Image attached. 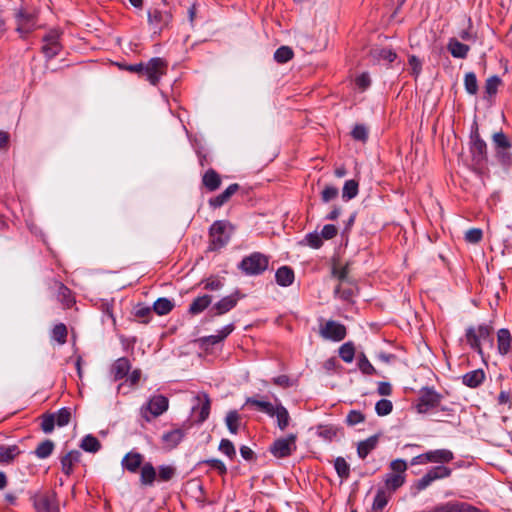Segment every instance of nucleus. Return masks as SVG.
I'll use <instances>...</instances> for the list:
<instances>
[{
	"instance_id": "obj_22",
	"label": "nucleus",
	"mask_w": 512,
	"mask_h": 512,
	"mask_svg": "<svg viewBox=\"0 0 512 512\" xmlns=\"http://www.w3.org/2000/svg\"><path fill=\"white\" fill-rule=\"evenodd\" d=\"M37 512H59L58 505L52 496H41L35 501Z\"/></svg>"
},
{
	"instance_id": "obj_3",
	"label": "nucleus",
	"mask_w": 512,
	"mask_h": 512,
	"mask_svg": "<svg viewBox=\"0 0 512 512\" xmlns=\"http://www.w3.org/2000/svg\"><path fill=\"white\" fill-rule=\"evenodd\" d=\"M233 231L232 225L224 220L215 221L209 230V249L219 250L230 240Z\"/></svg>"
},
{
	"instance_id": "obj_52",
	"label": "nucleus",
	"mask_w": 512,
	"mask_h": 512,
	"mask_svg": "<svg viewBox=\"0 0 512 512\" xmlns=\"http://www.w3.org/2000/svg\"><path fill=\"white\" fill-rule=\"evenodd\" d=\"M219 450L225 454L229 459L236 456V450L233 443L228 439H222L219 444Z\"/></svg>"
},
{
	"instance_id": "obj_59",
	"label": "nucleus",
	"mask_w": 512,
	"mask_h": 512,
	"mask_svg": "<svg viewBox=\"0 0 512 512\" xmlns=\"http://www.w3.org/2000/svg\"><path fill=\"white\" fill-rule=\"evenodd\" d=\"M408 63L411 67V74L417 78L422 70V62L415 55H411L409 57Z\"/></svg>"
},
{
	"instance_id": "obj_42",
	"label": "nucleus",
	"mask_w": 512,
	"mask_h": 512,
	"mask_svg": "<svg viewBox=\"0 0 512 512\" xmlns=\"http://www.w3.org/2000/svg\"><path fill=\"white\" fill-rule=\"evenodd\" d=\"M246 404H251L256 406L259 410L265 412L270 416H274V406L272 403L262 400H257L255 398H247Z\"/></svg>"
},
{
	"instance_id": "obj_21",
	"label": "nucleus",
	"mask_w": 512,
	"mask_h": 512,
	"mask_svg": "<svg viewBox=\"0 0 512 512\" xmlns=\"http://www.w3.org/2000/svg\"><path fill=\"white\" fill-rule=\"evenodd\" d=\"M448 51L455 58L464 59L467 57L470 47L466 44L461 43L456 38H451L447 45Z\"/></svg>"
},
{
	"instance_id": "obj_37",
	"label": "nucleus",
	"mask_w": 512,
	"mask_h": 512,
	"mask_svg": "<svg viewBox=\"0 0 512 512\" xmlns=\"http://www.w3.org/2000/svg\"><path fill=\"white\" fill-rule=\"evenodd\" d=\"M19 454V449L17 446H1L0 447V464L1 463H10L14 460V458Z\"/></svg>"
},
{
	"instance_id": "obj_38",
	"label": "nucleus",
	"mask_w": 512,
	"mask_h": 512,
	"mask_svg": "<svg viewBox=\"0 0 512 512\" xmlns=\"http://www.w3.org/2000/svg\"><path fill=\"white\" fill-rule=\"evenodd\" d=\"M294 56L293 50L289 46H281L274 53V60L279 64L290 61Z\"/></svg>"
},
{
	"instance_id": "obj_41",
	"label": "nucleus",
	"mask_w": 512,
	"mask_h": 512,
	"mask_svg": "<svg viewBox=\"0 0 512 512\" xmlns=\"http://www.w3.org/2000/svg\"><path fill=\"white\" fill-rule=\"evenodd\" d=\"M53 449L54 443L51 440H45L37 446L35 454L38 458L45 459L51 455Z\"/></svg>"
},
{
	"instance_id": "obj_18",
	"label": "nucleus",
	"mask_w": 512,
	"mask_h": 512,
	"mask_svg": "<svg viewBox=\"0 0 512 512\" xmlns=\"http://www.w3.org/2000/svg\"><path fill=\"white\" fill-rule=\"evenodd\" d=\"M497 348L499 352H512V331L501 328L496 333Z\"/></svg>"
},
{
	"instance_id": "obj_60",
	"label": "nucleus",
	"mask_w": 512,
	"mask_h": 512,
	"mask_svg": "<svg viewBox=\"0 0 512 512\" xmlns=\"http://www.w3.org/2000/svg\"><path fill=\"white\" fill-rule=\"evenodd\" d=\"M338 196V189L334 186H326L321 192L322 201L327 203Z\"/></svg>"
},
{
	"instance_id": "obj_5",
	"label": "nucleus",
	"mask_w": 512,
	"mask_h": 512,
	"mask_svg": "<svg viewBox=\"0 0 512 512\" xmlns=\"http://www.w3.org/2000/svg\"><path fill=\"white\" fill-rule=\"evenodd\" d=\"M268 265V256L260 252H254L244 257L238 267L246 275H259L267 270Z\"/></svg>"
},
{
	"instance_id": "obj_35",
	"label": "nucleus",
	"mask_w": 512,
	"mask_h": 512,
	"mask_svg": "<svg viewBox=\"0 0 512 512\" xmlns=\"http://www.w3.org/2000/svg\"><path fill=\"white\" fill-rule=\"evenodd\" d=\"M274 416L277 418V424L280 430L286 429L289 425L290 416L287 409L281 405L274 407Z\"/></svg>"
},
{
	"instance_id": "obj_14",
	"label": "nucleus",
	"mask_w": 512,
	"mask_h": 512,
	"mask_svg": "<svg viewBox=\"0 0 512 512\" xmlns=\"http://www.w3.org/2000/svg\"><path fill=\"white\" fill-rule=\"evenodd\" d=\"M437 507V512H485L467 502L459 501H450Z\"/></svg>"
},
{
	"instance_id": "obj_25",
	"label": "nucleus",
	"mask_w": 512,
	"mask_h": 512,
	"mask_svg": "<svg viewBox=\"0 0 512 512\" xmlns=\"http://www.w3.org/2000/svg\"><path fill=\"white\" fill-rule=\"evenodd\" d=\"M184 431L182 429H174L162 436V441L166 447L173 449L175 448L184 438Z\"/></svg>"
},
{
	"instance_id": "obj_63",
	"label": "nucleus",
	"mask_w": 512,
	"mask_h": 512,
	"mask_svg": "<svg viewBox=\"0 0 512 512\" xmlns=\"http://www.w3.org/2000/svg\"><path fill=\"white\" fill-rule=\"evenodd\" d=\"M175 474V468L172 466H160L159 467V479L162 481H169Z\"/></svg>"
},
{
	"instance_id": "obj_10",
	"label": "nucleus",
	"mask_w": 512,
	"mask_h": 512,
	"mask_svg": "<svg viewBox=\"0 0 512 512\" xmlns=\"http://www.w3.org/2000/svg\"><path fill=\"white\" fill-rule=\"evenodd\" d=\"M61 34V31L58 29H51L46 35H44L41 50L47 59H52L61 52Z\"/></svg>"
},
{
	"instance_id": "obj_26",
	"label": "nucleus",
	"mask_w": 512,
	"mask_h": 512,
	"mask_svg": "<svg viewBox=\"0 0 512 512\" xmlns=\"http://www.w3.org/2000/svg\"><path fill=\"white\" fill-rule=\"evenodd\" d=\"M378 444V436L373 435L361 442L358 443L357 446V454L361 459L366 458V456L376 448Z\"/></svg>"
},
{
	"instance_id": "obj_51",
	"label": "nucleus",
	"mask_w": 512,
	"mask_h": 512,
	"mask_svg": "<svg viewBox=\"0 0 512 512\" xmlns=\"http://www.w3.org/2000/svg\"><path fill=\"white\" fill-rule=\"evenodd\" d=\"M197 398L199 401L203 400L199 414V421L203 422L208 418L210 413V399L207 394H203L202 396H198Z\"/></svg>"
},
{
	"instance_id": "obj_64",
	"label": "nucleus",
	"mask_w": 512,
	"mask_h": 512,
	"mask_svg": "<svg viewBox=\"0 0 512 512\" xmlns=\"http://www.w3.org/2000/svg\"><path fill=\"white\" fill-rule=\"evenodd\" d=\"M223 287V282L218 277H210L204 282V288L207 290H219Z\"/></svg>"
},
{
	"instance_id": "obj_11",
	"label": "nucleus",
	"mask_w": 512,
	"mask_h": 512,
	"mask_svg": "<svg viewBox=\"0 0 512 512\" xmlns=\"http://www.w3.org/2000/svg\"><path fill=\"white\" fill-rule=\"evenodd\" d=\"M319 334L325 339L339 342L346 336V327L339 322L329 320L320 324Z\"/></svg>"
},
{
	"instance_id": "obj_12",
	"label": "nucleus",
	"mask_w": 512,
	"mask_h": 512,
	"mask_svg": "<svg viewBox=\"0 0 512 512\" xmlns=\"http://www.w3.org/2000/svg\"><path fill=\"white\" fill-rule=\"evenodd\" d=\"M472 144L470 147V152L472 154V160L474 164L478 166H482L487 162V144L480 137L479 133L476 131L472 136Z\"/></svg>"
},
{
	"instance_id": "obj_45",
	"label": "nucleus",
	"mask_w": 512,
	"mask_h": 512,
	"mask_svg": "<svg viewBox=\"0 0 512 512\" xmlns=\"http://www.w3.org/2000/svg\"><path fill=\"white\" fill-rule=\"evenodd\" d=\"M432 481L447 478L451 475V469L445 466H437L427 472Z\"/></svg>"
},
{
	"instance_id": "obj_29",
	"label": "nucleus",
	"mask_w": 512,
	"mask_h": 512,
	"mask_svg": "<svg viewBox=\"0 0 512 512\" xmlns=\"http://www.w3.org/2000/svg\"><path fill=\"white\" fill-rule=\"evenodd\" d=\"M212 302L210 295H203L195 298L190 304L189 312L193 315L203 312Z\"/></svg>"
},
{
	"instance_id": "obj_19",
	"label": "nucleus",
	"mask_w": 512,
	"mask_h": 512,
	"mask_svg": "<svg viewBox=\"0 0 512 512\" xmlns=\"http://www.w3.org/2000/svg\"><path fill=\"white\" fill-rule=\"evenodd\" d=\"M454 455L448 449H437L426 452V459L429 463H449L453 460Z\"/></svg>"
},
{
	"instance_id": "obj_24",
	"label": "nucleus",
	"mask_w": 512,
	"mask_h": 512,
	"mask_svg": "<svg viewBox=\"0 0 512 512\" xmlns=\"http://www.w3.org/2000/svg\"><path fill=\"white\" fill-rule=\"evenodd\" d=\"M131 368L130 361L126 357H121L115 361L112 365L111 373L114 376V380L125 377Z\"/></svg>"
},
{
	"instance_id": "obj_53",
	"label": "nucleus",
	"mask_w": 512,
	"mask_h": 512,
	"mask_svg": "<svg viewBox=\"0 0 512 512\" xmlns=\"http://www.w3.org/2000/svg\"><path fill=\"white\" fill-rule=\"evenodd\" d=\"M483 232L480 228H471L465 233V240L471 244H477L482 240Z\"/></svg>"
},
{
	"instance_id": "obj_15",
	"label": "nucleus",
	"mask_w": 512,
	"mask_h": 512,
	"mask_svg": "<svg viewBox=\"0 0 512 512\" xmlns=\"http://www.w3.org/2000/svg\"><path fill=\"white\" fill-rule=\"evenodd\" d=\"M240 186L237 183L229 185L222 193L209 199V205L212 208H220L226 204L231 197L239 190Z\"/></svg>"
},
{
	"instance_id": "obj_49",
	"label": "nucleus",
	"mask_w": 512,
	"mask_h": 512,
	"mask_svg": "<svg viewBox=\"0 0 512 512\" xmlns=\"http://www.w3.org/2000/svg\"><path fill=\"white\" fill-rule=\"evenodd\" d=\"M501 84V79L493 75L486 80L485 91L488 95L493 96L497 93L498 87Z\"/></svg>"
},
{
	"instance_id": "obj_39",
	"label": "nucleus",
	"mask_w": 512,
	"mask_h": 512,
	"mask_svg": "<svg viewBox=\"0 0 512 512\" xmlns=\"http://www.w3.org/2000/svg\"><path fill=\"white\" fill-rule=\"evenodd\" d=\"M156 478V470L151 463H146L141 469V483L143 485H152Z\"/></svg>"
},
{
	"instance_id": "obj_57",
	"label": "nucleus",
	"mask_w": 512,
	"mask_h": 512,
	"mask_svg": "<svg viewBox=\"0 0 512 512\" xmlns=\"http://www.w3.org/2000/svg\"><path fill=\"white\" fill-rule=\"evenodd\" d=\"M351 135L355 140L364 142L368 138V131L364 125L358 124L353 128Z\"/></svg>"
},
{
	"instance_id": "obj_61",
	"label": "nucleus",
	"mask_w": 512,
	"mask_h": 512,
	"mask_svg": "<svg viewBox=\"0 0 512 512\" xmlns=\"http://www.w3.org/2000/svg\"><path fill=\"white\" fill-rule=\"evenodd\" d=\"M390 470L392 473L405 475V471L407 470V464L402 459L393 460L390 463Z\"/></svg>"
},
{
	"instance_id": "obj_30",
	"label": "nucleus",
	"mask_w": 512,
	"mask_h": 512,
	"mask_svg": "<svg viewBox=\"0 0 512 512\" xmlns=\"http://www.w3.org/2000/svg\"><path fill=\"white\" fill-rule=\"evenodd\" d=\"M233 330L232 325H228L224 327L217 335H211L205 338L200 339L202 342V345L205 349L208 348L210 344H216L221 342L223 339H225Z\"/></svg>"
},
{
	"instance_id": "obj_48",
	"label": "nucleus",
	"mask_w": 512,
	"mask_h": 512,
	"mask_svg": "<svg viewBox=\"0 0 512 512\" xmlns=\"http://www.w3.org/2000/svg\"><path fill=\"white\" fill-rule=\"evenodd\" d=\"M55 417L56 425L59 427L66 426L71 418L70 410L67 408H62L58 412L53 413Z\"/></svg>"
},
{
	"instance_id": "obj_56",
	"label": "nucleus",
	"mask_w": 512,
	"mask_h": 512,
	"mask_svg": "<svg viewBox=\"0 0 512 512\" xmlns=\"http://www.w3.org/2000/svg\"><path fill=\"white\" fill-rule=\"evenodd\" d=\"M322 239L323 238L321 237V235H319L317 232L309 233L305 236V241L307 245L314 249H318L322 246Z\"/></svg>"
},
{
	"instance_id": "obj_34",
	"label": "nucleus",
	"mask_w": 512,
	"mask_h": 512,
	"mask_svg": "<svg viewBox=\"0 0 512 512\" xmlns=\"http://www.w3.org/2000/svg\"><path fill=\"white\" fill-rule=\"evenodd\" d=\"M405 483V475L388 473L385 476V485L388 489L395 491Z\"/></svg>"
},
{
	"instance_id": "obj_16",
	"label": "nucleus",
	"mask_w": 512,
	"mask_h": 512,
	"mask_svg": "<svg viewBox=\"0 0 512 512\" xmlns=\"http://www.w3.org/2000/svg\"><path fill=\"white\" fill-rule=\"evenodd\" d=\"M81 453L72 450L61 457V470L67 476L71 475L76 464L80 462Z\"/></svg>"
},
{
	"instance_id": "obj_28",
	"label": "nucleus",
	"mask_w": 512,
	"mask_h": 512,
	"mask_svg": "<svg viewBox=\"0 0 512 512\" xmlns=\"http://www.w3.org/2000/svg\"><path fill=\"white\" fill-rule=\"evenodd\" d=\"M143 462V456L140 453L130 452L122 461L123 466L130 472H136Z\"/></svg>"
},
{
	"instance_id": "obj_46",
	"label": "nucleus",
	"mask_w": 512,
	"mask_h": 512,
	"mask_svg": "<svg viewBox=\"0 0 512 512\" xmlns=\"http://www.w3.org/2000/svg\"><path fill=\"white\" fill-rule=\"evenodd\" d=\"M464 86H465L466 91L469 94L474 95L477 93L478 83H477V78H476L475 73H473V72L466 73L465 78H464Z\"/></svg>"
},
{
	"instance_id": "obj_27",
	"label": "nucleus",
	"mask_w": 512,
	"mask_h": 512,
	"mask_svg": "<svg viewBox=\"0 0 512 512\" xmlns=\"http://www.w3.org/2000/svg\"><path fill=\"white\" fill-rule=\"evenodd\" d=\"M484 378L485 374L483 370L476 369L463 375L462 380L466 386L475 388L483 382Z\"/></svg>"
},
{
	"instance_id": "obj_62",
	"label": "nucleus",
	"mask_w": 512,
	"mask_h": 512,
	"mask_svg": "<svg viewBox=\"0 0 512 512\" xmlns=\"http://www.w3.org/2000/svg\"><path fill=\"white\" fill-rule=\"evenodd\" d=\"M361 355L362 357L358 361V367L362 371V373L367 375L375 373L373 365L366 359L364 354Z\"/></svg>"
},
{
	"instance_id": "obj_20",
	"label": "nucleus",
	"mask_w": 512,
	"mask_h": 512,
	"mask_svg": "<svg viewBox=\"0 0 512 512\" xmlns=\"http://www.w3.org/2000/svg\"><path fill=\"white\" fill-rule=\"evenodd\" d=\"M55 288L57 289V299L65 308H70L75 303L71 290L58 281H55Z\"/></svg>"
},
{
	"instance_id": "obj_17",
	"label": "nucleus",
	"mask_w": 512,
	"mask_h": 512,
	"mask_svg": "<svg viewBox=\"0 0 512 512\" xmlns=\"http://www.w3.org/2000/svg\"><path fill=\"white\" fill-rule=\"evenodd\" d=\"M222 183V179L220 174L210 168L208 169L202 176V185L205 187L209 192L216 191Z\"/></svg>"
},
{
	"instance_id": "obj_43",
	"label": "nucleus",
	"mask_w": 512,
	"mask_h": 512,
	"mask_svg": "<svg viewBox=\"0 0 512 512\" xmlns=\"http://www.w3.org/2000/svg\"><path fill=\"white\" fill-rule=\"evenodd\" d=\"M67 327L65 324L60 323L54 326L52 329L51 337L53 340L57 341L59 344H63L66 342L67 338Z\"/></svg>"
},
{
	"instance_id": "obj_50",
	"label": "nucleus",
	"mask_w": 512,
	"mask_h": 512,
	"mask_svg": "<svg viewBox=\"0 0 512 512\" xmlns=\"http://www.w3.org/2000/svg\"><path fill=\"white\" fill-rule=\"evenodd\" d=\"M334 466H335L336 472L339 475V477L347 478L349 476L350 468L344 458H342V457L336 458Z\"/></svg>"
},
{
	"instance_id": "obj_13",
	"label": "nucleus",
	"mask_w": 512,
	"mask_h": 512,
	"mask_svg": "<svg viewBox=\"0 0 512 512\" xmlns=\"http://www.w3.org/2000/svg\"><path fill=\"white\" fill-rule=\"evenodd\" d=\"M243 297L239 291H235L233 294L223 297L214 306L213 309L217 315H222L233 309L238 301Z\"/></svg>"
},
{
	"instance_id": "obj_36",
	"label": "nucleus",
	"mask_w": 512,
	"mask_h": 512,
	"mask_svg": "<svg viewBox=\"0 0 512 512\" xmlns=\"http://www.w3.org/2000/svg\"><path fill=\"white\" fill-rule=\"evenodd\" d=\"M355 291V286L340 283L335 289V294L344 301H351L355 295Z\"/></svg>"
},
{
	"instance_id": "obj_54",
	"label": "nucleus",
	"mask_w": 512,
	"mask_h": 512,
	"mask_svg": "<svg viewBox=\"0 0 512 512\" xmlns=\"http://www.w3.org/2000/svg\"><path fill=\"white\" fill-rule=\"evenodd\" d=\"M392 402L387 399H381L376 403L375 410L378 415L385 416L392 411Z\"/></svg>"
},
{
	"instance_id": "obj_6",
	"label": "nucleus",
	"mask_w": 512,
	"mask_h": 512,
	"mask_svg": "<svg viewBox=\"0 0 512 512\" xmlns=\"http://www.w3.org/2000/svg\"><path fill=\"white\" fill-rule=\"evenodd\" d=\"M15 20L16 32L19 33L20 37L23 39L38 28L37 14L34 12H28L23 8L16 11Z\"/></svg>"
},
{
	"instance_id": "obj_31",
	"label": "nucleus",
	"mask_w": 512,
	"mask_h": 512,
	"mask_svg": "<svg viewBox=\"0 0 512 512\" xmlns=\"http://www.w3.org/2000/svg\"><path fill=\"white\" fill-rule=\"evenodd\" d=\"M441 396L431 388H425L421 395V405L430 407L437 406L440 403Z\"/></svg>"
},
{
	"instance_id": "obj_55",
	"label": "nucleus",
	"mask_w": 512,
	"mask_h": 512,
	"mask_svg": "<svg viewBox=\"0 0 512 512\" xmlns=\"http://www.w3.org/2000/svg\"><path fill=\"white\" fill-rule=\"evenodd\" d=\"M56 425L53 414H45L42 416L41 428L44 433H51Z\"/></svg>"
},
{
	"instance_id": "obj_32",
	"label": "nucleus",
	"mask_w": 512,
	"mask_h": 512,
	"mask_svg": "<svg viewBox=\"0 0 512 512\" xmlns=\"http://www.w3.org/2000/svg\"><path fill=\"white\" fill-rule=\"evenodd\" d=\"M174 302L171 301L170 299L168 298H159L157 299L154 304H153V311L160 315V316H163V315H166L168 314L169 312L172 311V309L174 308Z\"/></svg>"
},
{
	"instance_id": "obj_58",
	"label": "nucleus",
	"mask_w": 512,
	"mask_h": 512,
	"mask_svg": "<svg viewBox=\"0 0 512 512\" xmlns=\"http://www.w3.org/2000/svg\"><path fill=\"white\" fill-rule=\"evenodd\" d=\"M365 420V416L357 410H352L348 413L346 422L350 426H354L356 424H359Z\"/></svg>"
},
{
	"instance_id": "obj_23",
	"label": "nucleus",
	"mask_w": 512,
	"mask_h": 512,
	"mask_svg": "<svg viewBox=\"0 0 512 512\" xmlns=\"http://www.w3.org/2000/svg\"><path fill=\"white\" fill-rule=\"evenodd\" d=\"M275 278L278 285L290 286L295 278L294 271L288 266H282L276 271Z\"/></svg>"
},
{
	"instance_id": "obj_40",
	"label": "nucleus",
	"mask_w": 512,
	"mask_h": 512,
	"mask_svg": "<svg viewBox=\"0 0 512 512\" xmlns=\"http://www.w3.org/2000/svg\"><path fill=\"white\" fill-rule=\"evenodd\" d=\"M80 447L87 452L95 453L100 449L101 444L96 437L87 435L83 438Z\"/></svg>"
},
{
	"instance_id": "obj_2",
	"label": "nucleus",
	"mask_w": 512,
	"mask_h": 512,
	"mask_svg": "<svg viewBox=\"0 0 512 512\" xmlns=\"http://www.w3.org/2000/svg\"><path fill=\"white\" fill-rule=\"evenodd\" d=\"M495 157L499 164L504 168L512 166V141L503 132L498 131L492 135Z\"/></svg>"
},
{
	"instance_id": "obj_4",
	"label": "nucleus",
	"mask_w": 512,
	"mask_h": 512,
	"mask_svg": "<svg viewBox=\"0 0 512 512\" xmlns=\"http://www.w3.org/2000/svg\"><path fill=\"white\" fill-rule=\"evenodd\" d=\"M163 7L155 6L147 11L148 24L158 31H162L164 28L169 27L173 20V13L171 8L166 4V0L162 1Z\"/></svg>"
},
{
	"instance_id": "obj_7",
	"label": "nucleus",
	"mask_w": 512,
	"mask_h": 512,
	"mask_svg": "<svg viewBox=\"0 0 512 512\" xmlns=\"http://www.w3.org/2000/svg\"><path fill=\"white\" fill-rule=\"evenodd\" d=\"M168 70V63L160 57L151 58L144 66L143 77L153 86H156L161 77L166 75Z\"/></svg>"
},
{
	"instance_id": "obj_33",
	"label": "nucleus",
	"mask_w": 512,
	"mask_h": 512,
	"mask_svg": "<svg viewBox=\"0 0 512 512\" xmlns=\"http://www.w3.org/2000/svg\"><path fill=\"white\" fill-rule=\"evenodd\" d=\"M359 183L354 180H347L342 189V198L346 201L355 198L358 194Z\"/></svg>"
},
{
	"instance_id": "obj_47",
	"label": "nucleus",
	"mask_w": 512,
	"mask_h": 512,
	"mask_svg": "<svg viewBox=\"0 0 512 512\" xmlns=\"http://www.w3.org/2000/svg\"><path fill=\"white\" fill-rule=\"evenodd\" d=\"M239 418L240 417H239V414L237 413V411H229L226 416L225 422H226L227 428L229 429V431L232 434H236L238 431Z\"/></svg>"
},
{
	"instance_id": "obj_44",
	"label": "nucleus",
	"mask_w": 512,
	"mask_h": 512,
	"mask_svg": "<svg viewBox=\"0 0 512 512\" xmlns=\"http://www.w3.org/2000/svg\"><path fill=\"white\" fill-rule=\"evenodd\" d=\"M390 499V494L384 490H379L373 501V510L380 511L382 510L388 503Z\"/></svg>"
},
{
	"instance_id": "obj_1",
	"label": "nucleus",
	"mask_w": 512,
	"mask_h": 512,
	"mask_svg": "<svg viewBox=\"0 0 512 512\" xmlns=\"http://www.w3.org/2000/svg\"><path fill=\"white\" fill-rule=\"evenodd\" d=\"M465 338L470 348L476 352L490 350L494 345V328L491 322L470 326L466 329Z\"/></svg>"
},
{
	"instance_id": "obj_8",
	"label": "nucleus",
	"mask_w": 512,
	"mask_h": 512,
	"mask_svg": "<svg viewBox=\"0 0 512 512\" xmlns=\"http://www.w3.org/2000/svg\"><path fill=\"white\" fill-rule=\"evenodd\" d=\"M168 405L169 402L165 396L155 395L141 408V415L150 422L153 418L162 415L168 409Z\"/></svg>"
},
{
	"instance_id": "obj_9",
	"label": "nucleus",
	"mask_w": 512,
	"mask_h": 512,
	"mask_svg": "<svg viewBox=\"0 0 512 512\" xmlns=\"http://www.w3.org/2000/svg\"><path fill=\"white\" fill-rule=\"evenodd\" d=\"M296 439L297 437L294 434L279 438L273 442L269 450L276 458L290 456L297 448Z\"/></svg>"
}]
</instances>
